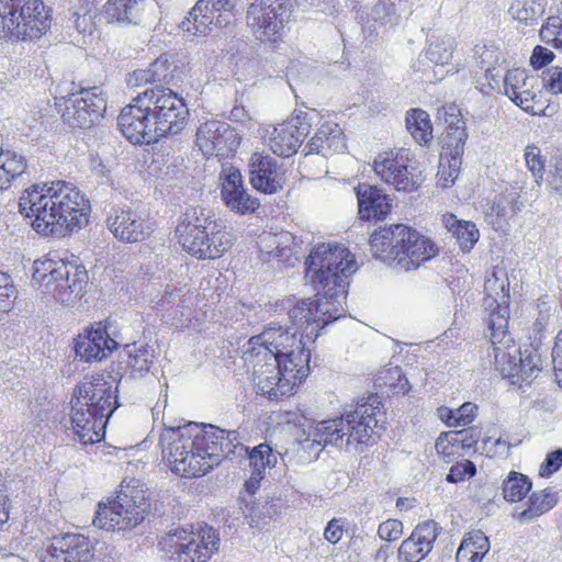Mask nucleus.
<instances>
[{
  "mask_svg": "<svg viewBox=\"0 0 562 562\" xmlns=\"http://www.w3.org/2000/svg\"><path fill=\"white\" fill-rule=\"evenodd\" d=\"M358 269L355 256L344 245L319 244L305 261V279L316 291L315 301L297 300L289 305L288 316L302 338L314 342L319 330L341 316L348 278Z\"/></svg>",
  "mask_w": 562,
  "mask_h": 562,
  "instance_id": "1",
  "label": "nucleus"
},
{
  "mask_svg": "<svg viewBox=\"0 0 562 562\" xmlns=\"http://www.w3.org/2000/svg\"><path fill=\"white\" fill-rule=\"evenodd\" d=\"M19 212L44 235L66 236L88 223L90 204L72 183L33 184L19 199Z\"/></svg>",
  "mask_w": 562,
  "mask_h": 562,
  "instance_id": "2",
  "label": "nucleus"
},
{
  "mask_svg": "<svg viewBox=\"0 0 562 562\" xmlns=\"http://www.w3.org/2000/svg\"><path fill=\"white\" fill-rule=\"evenodd\" d=\"M188 116L187 104L178 93L165 86H155L138 93L121 111L117 125L131 143L153 144L181 132Z\"/></svg>",
  "mask_w": 562,
  "mask_h": 562,
  "instance_id": "3",
  "label": "nucleus"
},
{
  "mask_svg": "<svg viewBox=\"0 0 562 562\" xmlns=\"http://www.w3.org/2000/svg\"><path fill=\"white\" fill-rule=\"evenodd\" d=\"M383 405L376 394L361 398L336 418L318 422L310 429L304 440V448L312 451L317 448L316 456L327 446L348 451L355 443L370 445L373 437H380L384 423Z\"/></svg>",
  "mask_w": 562,
  "mask_h": 562,
  "instance_id": "4",
  "label": "nucleus"
},
{
  "mask_svg": "<svg viewBox=\"0 0 562 562\" xmlns=\"http://www.w3.org/2000/svg\"><path fill=\"white\" fill-rule=\"evenodd\" d=\"M290 360L283 361L267 348L255 349L244 346L245 363L252 367L254 383L258 392L269 400L279 401L289 396L296 383H301L310 373L306 358L302 353H288Z\"/></svg>",
  "mask_w": 562,
  "mask_h": 562,
  "instance_id": "5",
  "label": "nucleus"
},
{
  "mask_svg": "<svg viewBox=\"0 0 562 562\" xmlns=\"http://www.w3.org/2000/svg\"><path fill=\"white\" fill-rule=\"evenodd\" d=\"M369 245L373 257L386 263L395 262L406 271L417 269L438 251L430 238L404 224H392L373 231Z\"/></svg>",
  "mask_w": 562,
  "mask_h": 562,
  "instance_id": "6",
  "label": "nucleus"
},
{
  "mask_svg": "<svg viewBox=\"0 0 562 562\" xmlns=\"http://www.w3.org/2000/svg\"><path fill=\"white\" fill-rule=\"evenodd\" d=\"M200 434L201 425L194 423L164 428L159 445L172 472L184 477H196L210 471Z\"/></svg>",
  "mask_w": 562,
  "mask_h": 562,
  "instance_id": "7",
  "label": "nucleus"
},
{
  "mask_svg": "<svg viewBox=\"0 0 562 562\" xmlns=\"http://www.w3.org/2000/svg\"><path fill=\"white\" fill-rule=\"evenodd\" d=\"M33 279L40 284L42 292L67 305L82 297L89 280L83 266L54 259L36 260Z\"/></svg>",
  "mask_w": 562,
  "mask_h": 562,
  "instance_id": "8",
  "label": "nucleus"
},
{
  "mask_svg": "<svg viewBox=\"0 0 562 562\" xmlns=\"http://www.w3.org/2000/svg\"><path fill=\"white\" fill-rule=\"evenodd\" d=\"M50 27V11L42 0H0V33L36 40Z\"/></svg>",
  "mask_w": 562,
  "mask_h": 562,
  "instance_id": "9",
  "label": "nucleus"
},
{
  "mask_svg": "<svg viewBox=\"0 0 562 562\" xmlns=\"http://www.w3.org/2000/svg\"><path fill=\"white\" fill-rule=\"evenodd\" d=\"M148 507L143 490L122 487L115 498L99 503L93 525L106 531L131 530L143 522Z\"/></svg>",
  "mask_w": 562,
  "mask_h": 562,
  "instance_id": "10",
  "label": "nucleus"
},
{
  "mask_svg": "<svg viewBox=\"0 0 562 562\" xmlns=\"http://www.w3.org/2000/svg\"><path fill=\"white\" fill-rule=\"evenodd\" d=\"M160 544L168 548V562H205L218 550L220 538L209 526L200 527L198 532L178 528L169 531Z\"/></svg>",
  "mask_w": 562,
  "mask_h": 562,
  "instance_id": "11",
  "label": "nucleus"
},
{
  "mask_svg": "<svg viewBox=\"0 0 562 562\" xmlns=\"http://www.w3.org/2000/svg\"><path fill=\"white\" fill-rule=\"evenodd\" d=\"M293 0H255L247 10V25L260 41L276 42L289 22Z\"/></svg>",
  "mask_w": 562,
  "mask_h": 562,
  "instance_id": "12",
  "label": "nucleus"
},
{
  "mask_svg": "<svg viewBox=\"0 0 562 562\" xmlns=\"http://www.w3.org/2000/svg\"><path fill=\"white\" fill-rule=\"evenodd\" d=\"M61 117L71 127L87 128L95 124L106 110V100L99 87L81 88L60 98Z\"/></svg>",
  "mask_w": 562,
  "mask_h": 562,
  "instance_id": "13",
  "label": "nucleus"
},
{
  "mask_svg": "<svg viewBox=\"0 0 562 562\" xmlns=\"http://www.w3.org/2000/svg\"><path fill=\"white\" fill-rule=\"evenodd\" d=\"M373 170L382 181L397 191L414 192L423 181L422 171L404 149L378 154L373 160Z\"/></svg>",
  "mask_w": 562,
  "mask_h": 562,
  "instance_id": "14",
  "label": "nucleus"
},
{
  "mask_svg": "<svg viewBox=\"0 0 562 562\" xmlns=\"http://www.w3.org/2000/svg\"><path fill=\"white\" fill-rule=\"evenodd\" d=\"M509 311L507 307H499L493 312L486 319L490 330V341L494 358L495 369L504 378H515L517 375V362L520 350L513 344V339L507 333Z\"/></svg>",
  "mask_w": 562,
  "mask_h": 562,
  "instance_id": "15",
  "label": "nucleus"
},
{
  "mask_svg": "<svg viewBox=\"0 0 562 562\" xmlns=\"http://www.w3.org/2000/svg\"><path fill=\"white\" fill-rule=\"evenodd\" d=\"M316 119H318L316 111L300 110L284 122L276 125L268 138V145L272 153L281 157H290L295 154L311 132Z\"/></svg>",
  "mask_w": 562,
  "mask_h": 562,
  "instance_id": "16",
  "label": "nucleus"
},
{
  "mask_svg": "<svg viewBox=\"0 0 562 562\" xmlns=\"http://www.w3.org/2000/svg\"><path fill=\"white\" fill-rule=\"evenodd\" d=\"M297 331H291L289 326H282L277 323H270L265 330L257 335L252 336L246 345L254 346L256 350L258 348H267L276 356L281 358L283 361L290 360L288 353H302V357L306 358V366L310 367L311 361V352L307 348V345L311 344L305 338L296 337Z\"/></svg>",
  "mask_w": 562,
  "mask_h": 562,
  "instance_id": "17",
  "label": "nucleus"
},
{
  "mask_svg": "<svg viewBox=\"0 0 562 562\" xmlns=\"http://www.w3.org/2000/svg\"><path fill=\"white\" fill-rule=\"evenodd\" d=\"M234 0H199L180 23L183 32L206 35L211 25L228 26L233 21Z\"/></svg>",
  "mask_w": 562,
  "mask_h": 562,
  "instance_id": "18",
  "label": "nucleus"
},
{
  "mask_svg": "<svg viewBox=\"0 0 562 562\" xmlns=\"http://www.w3.org/2000/svg\"><path fill=\"white\" fill-rule=\"evenodd\" d=\"M111 375H86L74 391V401L94 408L101 416H111L117 407V397L113 395Z\"/></svg>",
  "mask_w": 562,
  "mask_h": 562,
  "instance_id": "19",
  "label": "nucleus"
},
{
  "mask_svg": "<svg viewBox=\"0 0 562 562\" xmlns=\"http://www.w3.org/2000/svg\"><path fill=\"white\" fill-rule=\"evenodd\" d=\"M195 143L204 156L228 157L239 147L240 137L229 124L212 120L198 127Z\"/></svg>",
  "mask_w": 562,
  "mask_h": 562,
  "instance_id": "20",
  "label": "nucleus"
},
{
  "mask_svg": "<svg viewBox=\"0 0 562 562\" xmlns=\"http://www.w3.org/2000/svg\"><path fill=\"white\" fill-rule=\"evenodd\" d=\"M201 441L206 464L210 470L218 465L223 460L231 456H241L247 452L239 441V435L236 430H225L213 425L201 426Z\"/></svg>",
  "mask_w": 562,
  "mask_h": 562,
  "instance_id": "21",
  "label": "nucleus"
},
{
  "mask_svg": "<svg viewBox=\"0 0 562 562\" xmlns=\"http://www.w3.org/2000/svg\"><path fill=\"white\" fill-rule=\"evenodd\" d=\"M106 225L113 236L124 243H140L154 232L153 222L131 207H112Z\"/></svg>",
  "mask_w": 562,
  "mask_h": 562,
  "instance_id": "22",
  "label": "nucleus"
},
{
  "mask_svg": "<svg viewBox=\"0 0 562 562\" xmlns=\"http://www.w3.org/2000/svg\"><path fill=\"white\" fill-rule=\"evenodd\" d=\"M539 79L522 69L508 70L504 77L505 94L519 108L531 115H540L543 104L539 90Z\"/></svg>",
  "mask_w": 562,
  "mask_h": 562,
  "instance_id": "23",
  "label": "nucleus"
},
{
  "mask_svg": "<svg viewBox=\"0 0 562 562\" xmlns=\"http://www.w3.org/2000/svg\"><path fill=\"white\" fill-rule=\"evenodd\" d=\"M183 249L198 259H216L233 245V236L221 226L215 229L186 232L179 237Z\"/></svg>",
  "mask_w": 562,
  "mask_h": 562,
  "instance_id": "24",
  "label": "nucleus"
},
{
  "mask_svg": "<svg viewBox=\"0 0 562 562\" xmlns=\"http://www.w3.org/2000/svg\"><path fill=\"white\" fill-rule=\"evenodd\" d=\"M93 557L94 544L88 537L67 532L52 539L42 562H90Z\"/></svg>",
  "mask_w": 562,
  "mask_h": 562,
  "instance_id": "25",
  "label": "nucleus"
},
{
  "mask_svg": "<svg viewBox=\"0 0 562 562\" xmlns=\"http://www.w3.org/2000/svg\"><path fill=\"white\" fill-rule=\"evenodd\" d=\"M249 181L251 186L266 194H273L283 188L285 175L279 161L262 153H254L249 159Z\"/></svg>",
  "mask_w": 562,
  "mask_h": 562,
  "instance_id": "26",
  "label": "nucleus"
},
{
  "mask_svg": "<svg viewBox=\"0 0 562 562\" xmlns=\"http://www.w3.org/2000/svg\"><path fill=\"white\" fill-rule=\"evenodd\" d=\"M467 133L464 127H456L453 133H447L440 154L438 184L449 188L454 183L460 172Z\"/></svg>",
  "mask_w": 562,
  "mask_h": 562,
  "instance_id": "27",
  "label": "nucleus"
},
{
  "mask_svg": "<svg viewBox=\"0 0 562 562\" xmlns=\"http://www.w3.org/2000/svg\"><path fill=\"white\" fill-rule=\"evenodd\" d=\"M221 195L226 206L238 214L254 213L260 205L257 198L248 194L244 188L243 177L238 169L223 167L221 172Z\"/></svg>",
  "mask_w": 562,
  "mask_h": 562,
  "instance_id": "28",
  "label": "nucleus"
},
{
  "mask_svg": "<svg viewBox=\"0 0 562 562\" xmlns=\"http://www.w3.org/2000/svg\"><path fill=\"white\" fill-rule=\"evenodd\" d=\"M438 537V526L434 520L418 524L397 550L400 562H420L432 550Z\"/></svg>",
  "mask_w": 562,
  "mask_h": 562,
  "instance_id": "29",
  "label": "nucleus"
},
{
  "mask_svg": "<svg viewBox=\"0 0 562 562\" xmlns=\"http://www.w3.org/2000/svg\"><path fill=\"white\" fill-rule=\"evenodd\" d=\"M109 416H101L86 405L71 400V425L82 445L101 441L105 436Z\"/></svg>",
  "mask_w": 562,
  "mask_h": 562,
  "instance_id": "30",
  "label": "nucleus"
},
{
  "mask_svg": "<svg viewBox=\"0 0 562 562\" xmlns=\"http://www.w3.org/2000/svg\"><path fill=\"white\" fill-rule=\"evenodd\" d=\"M117 347L119 342L110 336L108 326L98 324L95 328L78 335L75 351L77 357L91 362L106 358Z\"/></svg>",
  "mask_w": 562,
  "mask_h": 562,
  "instance_id": "31",
  "label": "nucleus"
},
{
  "mask_svg": "<svg viewBox=\"0 0 562 562\" xmlns=\"http://www.w3.org/2000/svg\"><path fill=\"white\" fill-rule=\"evenodd\" d=\"M154 358L155 350L148 344H126L119 353V372L131 379L142 378L148 373Z\"/></svg>",
  "mask_w": 562,
  "mask_h": 562,
  "instance_id": "32",
  "label": "nucleus"
},
{
  "mask_svg": "<svg viewBox=\"0 0 562 562\" xmlns=\"http://www.w3.org/2000/svg\"><path fill=\"white\" fill-rule=\"evenodd\" d=\"M522 202L517 190L513 187H506L504 191L495 195L491 204L485 210V220L494 228L503 227L509 218L520 211Z\"/></svg>",
  "mask_w": 562,
  "mask_h": 562,
  "instance_id": "33",
  "label": "nucleus"
},
{
  "mask_svg": "<svg viewBox=\"0 0 562 562\" xmlns=\"http://www.w3.org/2000/svg\"><path fill=\"white\" fill-rule=\"evenodd\" d=\"M359 215L362 220H383L391 212V200L376 187L361 183L357 188Z\"/></svg>",
  "mask_w": 562,
  "mask_h": 562,
  "instance_id": "34",
  "label": "nucleus"
},
{
  "mask_svg": "<svg viewBox=\"0 0 562 562\" xmlns=\"http://www.w3.org/2000/svg\"><path fill=\"white\" fill-rule=\"evenodd\" d=\"M347 148L342 131L337 124L325 123L307 142L303 151L308 154H321L323 156L344 153Z\"/></svg>",
  "mask_w": 562,
  "mask_h": 562,
  "instance_id": "35",
  "label": "nucleus"
},
{
  "mask_svg": "<svg viewBox=\"0 0 562 562\" xmlns=\"http://www.w3.org/2000/svg\"><path fill=\"white\" fill-rule=\"evenodd\" d=\"M294 240L295 237L289 232L260 235L258 247L262 259L268 260L272 257L283 262L290 261L295 255Z\"/></svg>",
  "mask_w": 562,
  "mask_h": 562,
  "instance_id": "36",
  "label": "nucleus"
},
{
  "mask_svg": "<svg viewBox=\"0 0 562 562\" xmlns=\"http://www.w3.org/2000/svg\"><path fill=\"white\" fill-rule=\"evenodd\" d=\"M398 21L400 15L396 12L395 4L393 2L379 1L367 14V19H362V31L367 36L375 37L387 27L396 25Z\"/></svg>",
  "mask_w": 562,
  "mask_h": 562,
  "instance_id": "37",
  "label": "nucleus"
},
{
  "mask_svg": "<svg viewBox=\"0 0 562 562\" xmlns=\"http://www.w3.org/2000/svg\"><path fill=\"white\" fill-rule=\"evenodd\" d=\"M146 0H108L104 15L108 22L138 23Z\"/></svg>",
  "mask_w": 562,
  "mask_h": 562,
  "instance_id": "38",
  "label": "nucleus"
},
{
  "mask_svg": "<svg viewBox=\"0 0 562 562\" xmlns=\"http://www.w3.org/2000/svg\"><path fill=\"white\" fill-rule=\"evenodd\" d=\"M173 66L166 56L158 57L146 69H137L133 72L135 85L142 83H162L170 85L173 80Z\"/></svg>",
  "mask_w": 562,
  "mask_h": 562,
  "instance_id": "39",
  "label": "nucleus"
},
{
  "mask_svg": "<svg viewBox=\"0 0 562 562\" xmlns=\"http://www.w3.org/2000/svg\"><path fill=\"white\" fill-rule=\"evenodd\" d=\"M547 3L542 0H513L507 13L512 20L525 26H535L546 12Z\"/></svg>",
  "mask_w": 562,
  "mask_h": 562,
  "instance_id": "40",
  "label": "nucleus"
},
{
  "mask_svg": "<svg viewBox=\"0 0 562 562\" xmlns=\"http://www.w3.org/2000/svg\"><path fill=\"white\" fill-rule=\"evenodd\" d=\"M490 550L488 538L481 531L468 533L458 548L457 562H481Z\"/></svg>",
  "mask_w": 562,
  "mask_h": 562,
  "instance_id": "41",
  "label": "nucleus"
},
{
  "mask_svg": "<svg viewBox=\"0 0 562 562\" xmlns=\"http://www.w3.org/2000/svg\"><path fill=\"white\" fill-rule=\"evenodd\" d=\"M215 226L220 225L213 220L210 210L201 206H189L181 215V221L177 226V234L180 237L186 234V232L192 233L198 229H215Z\"/></svg>",
  "mask_w": 562,
  "mask_h": 562,
  "instance_id": "42",
  "label": "nucleus"
},
{
  "mask_svg": "<svg viewBox=\"0 0 562 562\" xmlns=\"http://www.w3.org/2000/svg\"><path fill=\"white\" fill-rule=\"evenodd\" d=\"M249 465L252 468L250 479L246 482L248 488L255 487L263 477L267 468H271L277 462L270 446L260 443L248 451Z\"/></svg>",
  "mask_w": 562,
  "mask_h": 562,
  "instance_id": "43",
  "label": "nucleus"
},
{
  "mask_svg": "<svg viewBox=\"0 0 562 562\" xmlns=\"http://www.w3.org/2000/svg\"><path fill=\"white\" fill-rule=\"evenodd\" d=\"M446 228L458 240L463 251H470L477 241L480 233L472 222L459 221L452 214H446L442 217Z\"/></svg>",
  "mask_w": 562,
  "mask_h": 562,
  "instance_id": "44",
  "label": "nucleus"
},
{
  "mask_svg": "<svg viewBox=\"0 0 562 562\" xmlns=\"http://www.w3.org/2000/svg\"><path fill=\"white\" fill-rule=\"evenodd\" d=\"M406 128L419 145L432 140V125L429 114L422 109H411L406 114Z\"/></svg>",
  "mask_w": 562,
  "mask_h": 562,
  "instance_id": "45",
  "label": "nucleus"
},
{
  "mask_svg": "<svg viewBox=\"0 0 562 562\" xmlns=\"http://www.w3.org/2000/svg\"><path fill=\"white\" fill-rule=\"evenodd\" d=\"M0 164L8 176H10L11 182L30 181L32 175L35 173V168L30 166L24 156L14 151H1Z\"/></svg>",
  "mask_w": 562,
  "mask_h": 562,
  "instance_id": "46",
  "label": "nucleus"
},
{
  "mask_svg": "<svg viewBox=\"0 0 562 562\" xmlns=\"http://www.w3.org/2000/svg\"><path fill=\"white\" fill-rule=\"evenodd\" d=\"M502 488L504 498L507 502H519L530 491L531 482L529 481L527 475L516 471H512L509 472L508 476L504 480Z\"/></svg>",
  "mask_w": 562,
  "mask_h": 562,
  "instance_id": "47",
  "label": "nucleus"
},
{
  "mask_svg": "<svg viewBox=\"0 0 562 562\" xmlns=\"http://www.w3.org/2000/svg\"><path fill=\"white\" fill-rule=\"evenodd\" d=\"M557 494L549 490L533 492L528 501V508L522 512L524 517L532 518L539 516L555 506Z\"/></svg>",
  "mask_w": 562,
  "mask_h": 562,
  "instance_id": "48",
  "label": "nucleus"
},
{
  "mask_svg": "<svg viewBox=\"0 0 562 562\" xmlns=\"http://www.w3.org/2000/svg\"><path fill=\"white\" fill-rule=\"evenodd\" d=\"M508 283L505 284V281L498 276L496 271H493L492 276L485 281V291L487 292L488 297L496 303V306L491 311L490 315L493 312H497L499 307H507V300L509 297L508 294Z\"/></svg>",
  "mask_w": 562,
  "mask_h": 562,
  "instance_id": "49",
  "label": "nucleus"
},
{
  "mask_svg": "<svg viewBox=\"0 0 562 562\" xmlns=\"http://www.w3.org/2000/svg\"><path fill=\"white\" fill-rule=\"evenodd\" d=\"M452 53L453 41L451 38H446L431 43L425 53L419 55V60L427 59L436 65H446L450 61Z\"/></svg>",
  "mask_w": 562,
  "mask_h": 562,
  "instance_id": "50",
  "label": "nucleus"
},
{
  "mask_svg": "<svg viewBox=\"0 0 562 562\" xmlns=\"http://www.w3.org/2000/svg\"><path fill=\"white\" fill-rule=\"evenodd\" d=\"M542 360L537 350L520 351L517 362V378L522 381H528L533 378L538 371L541 370Z\"/></svg>",
  "mask_w": 562,
  "mask_h": 562,
  "instance_id": "51",
  "label": "nucleus"
},
{
  "mask_svg": "<svg viewBox=\"0 0 562 562\" xmlns=\"http://www.w3.org/2000/svg\"><path fill=\"white\" fill-rule=\"evenodd\" d=\"M540 38L555 48H562V19L551 15L546 20L539 32Z\"/></svg>",
  "mask_w": 562,
  "mask_h": 562,
  "instance_id": "52",
  "label": "nucleus"
},
{
  "mask_svg": "<svg viewBox=\"0 0 562 562\" xmlns=\"http://www.w3.org/2000/svg\"><path fill=\"white\" fill-rule=\"evenodd\" d=\"M476 405L471 402L462 404L457 411H450L446 419L449 427L467 426L471 424L476 414Z\"/></svg>",
  "mask_w": 562,
  "mask_h": 562,
  "instance_id": "53",
  "label": "nucleus"
},
{
  "mask_svg": "<svg viewBox=\"0 0 562 562\" xmlns=\"http://www.w3.org/2000/svg\"><path fill=\"white\" fill-rule=\"evenodd\" d=\"M526 166L535 177V181L539 184L543 176L544 162L540 156V149L535 145H529L525 149Z\"/></svg>",
  "mask_w": 562,
  "mask_h": 562,
  "instance_id": "54",
  "label": "nucleus"
},
{
  "mask_svg": "<svg viewBox=\"0 0 562 562\" xmlns=\"http://www.w3.org/2000/svg\"><path fill=\"white\" fill-rule=\"evenodd\" d=\"M476 473L475 464L470 460L458 462L450 468L447 475V481L450 483H458L464 481L467 477H472Z\"/></svg>",
  "mask_w": 562,
  "mask_h": 562,
  "instance_id": "55",
  "label": "nucleus"
},
{
  "mask_svg": "<svg viewBox=\"0 0 562 562\" xmlns=\"http://www.w3.org/2000/svg\"><path fill=\"white\" fill-rule=\"evenodd\" d=\"M15 299V286L9 276L0 273V312H8Z\"/></svg>",
  "mask_w": 562,
  "mask_h": 562,
  "instance_id": "56",
  "label": "nucleus"
},
{
  "mask_svg": "<svg viewBox=\"0 0 562 562\" xmlns=\"http://www.w3.org/2000/svg\"><path fill=\"white\" fill-rule=\"evenodd\" d=\"M451 437L449 442L460 445L463 449H472L479 441L480 432L473 429H463L451 434H446V437Z\"/></svg>",
  "mask_w": 562,
  "mask_h": 562,
  "instance_id": "57",
  "label": "nucleus"
},
{
  "mask_svg": "<svg viewBox=\"0 0 562 562\" xmlns=\"http://www.w3.org/2000/svg\"><path fill=\"white\" fill-rule=\"evenodd\" d=\"M378 535L382 540L395 541L403 535V524L397 519H387L380 524Z\"/></svg>",
  "mask_w": 562,
  "mask_h": 562,
  "instance_id": "58",
  "label": "nucleus"
},
{
  "mask_svg": "<svg viewBox=\"0 0 562 562\" xmlns=\"http://www.w3.org/2000/svg\"><path fill=\"white\" fill-rule=\"evenodd\" d=\"M542 85L554 94L562 93V68L551 67L543 72Z\"/></svg>",
  "mask_w": 562,
  "mask_h": 562,
  "instance_id": "59",
  "label": "nucleus"
},
{
  "mask_svg": "<svg viewBox=\"0 0 562 562\" xmlns=\"http://www.w3.org/2000/svg\"><path fill=\"white\" fill-rule=\"evenodd\" d=\"M562 465V449H557L547 454L543 464L541 465V474L550 475L557 472Z\"/></svg>",
  "mask_w": 562,
  "mask_h": 562,
  "instance_id": "60",
  "label": "nucleus"
},
{
  "mask_svg": "<svg viewBox=\"0 0 562 562\" xmlns=\"http://www.w3.org/2000/svg\"><path fill=\"white\" fill-rule=\"evenodd\" d=\"M553 57L554 54L550 49L538 45L532 52L530 64L533 68L539 69L547 66L553 59Z\"/></svg>",
  "mask_w": 562,
  "mask_h": 562,
  "instance_id": "61",
  "label": "nucleus"
},
{
  "mask_svg": "<svg viewBox=\"0 0 562 562\" xmlns=\"http://www.w3.org/2000/svg\"><path fill=\"white\" fill-rule=\"evenodd\" d=\"M476 54H479L481 68L484 69L486 72H490L492 70V67L494 64H497L498 56L496 50L493 46L487 47L483 46L480 50H476Z\"/></svg>",
  "mask_w": 562,
  "mask_h": 562,
  "instance_id": "62",
  "label": "nucleus"
},
{
  "mask_svg": "<svg viewBox=\"0 0 562 562\" xmlns=\"http://www.w3.org/2000/svg\"><path fill=\"white\" fill-rule=\"evenodd\" d=\"M342 533V525L338 519H331L324 530V537L330 543H337L341 539Z\"/></svg>",
  "mask_w": 562,
  "mask_h": 562,
  "instance_id": "63",
  "label": "nucleus"
},
{
  "mask_svg": "<svg viewBox=\"0 0 562 562\" xmlns=\"http://www.w3.org/2000/svg\"><path fill=\"white\" fill-rule=\"evenodd\" d=\"M549 183L555 191H562V155L555 160Z\"/></svg>",
  "mask_w": 562,
  "mask_h": 562,
  "instance_id": "64",
  "label": "nucleus"
}]
</instances>
